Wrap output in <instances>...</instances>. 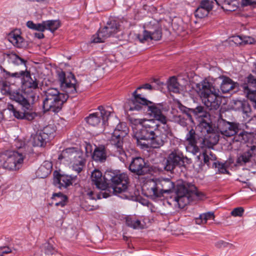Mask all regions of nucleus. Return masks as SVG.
I'll return each instance as SVG.
<instances>
[{
	"mask_svg": "<svg viewBox=\"0 0 256 256\" xmlns=\"http://www.w3.org/2000/svg\"><path fill=\"white\" fill-rule=\"evenodd\" d=\"M86 194L88 196V198L91 200L94 199H100L102 197L104 198H106L108 196H106L105 193L103 192H101L100 194H96L92 190L88 192Z\"/></svg>",
	"mask_w": 256,
	"mask_h": 256,
	"instance_id": "obj_42",
	"label": "nucleus"
},
{
	"mask_svg": "<svg viewBox=\"0 0 256 256\" xmlns=\"http://www.w3.org/2000/svg\"><path fill=\"white\" fill-rule=\"evenodd\" d=\"M54 129L51 128V126H47L44 128L42 130L39 131L40 133H42V135L46 134V139L48 138V136L50 135L54 132Z\"/></svg>",
	"mask_w": 256,
	"mask_h": 256,
	"instance_id": "obj_46",
	"label": "nucleus"
},
{
	"mask_svg": "<svg viewBox=\"0 0 256 256\" xmlns=\"http://www.w3.org/2000/svg\"><path fill=\"white\" fill-rule=\"evenodd\" d=\"M172 202L175 207L183 208L188 202V198L185 192L182 194L178 192L177 196L172 200Z\"/></svg>",
	"mask_w": 256,
	"mask_h": 256,
	"instance_id": "obj_26",
	"label": "nucleus"
},
{
	"mask_svg": "<svg viewBox=\"0 0 256 256\" xmlns=\"http://www.w3.org/2000/svg\"><path fill=\"white\" fill-rule=\"evenodd\" d=\"M214 2L210 0H203L200 2V6L204 7V9L210 12L213 8Z\"/></svg>",
	"mask_w": 256,
	"mask_h": 256,
	"instance_id": "obj_44",
	"label": "nucleus"
},
{
	"mask_svg": "<svg viewBox=\"0 0 256 256\" xmlns=\"http://www.w3.org/2000/svg\"><path fill=\"white\" fill-rule=\"evenodd\" d=\"M194 90L204 104L210 110H217L220 104L219 90L206 80L196 84Z\"/></svg>",
	"mask_w": 256,
	"mask_h": 256,
	"instance_id": "obj_6",
	"label": "nucleus"
},
{
	"mask_svg": "<svg viewBox=\"0 0 256 256\" xmlns=\"http://www.w3.org/2000/svg\"><path fill=\"white\" fill-rule=\"evenodd\" d=\"M106 157L104 148L103 146L95 148L92 155L94 160L102 162L106 160Z\"/></svg>",
	"mask_w": 256,
	"mask_h": 256,
	"instance_id": "obj_31",
	"label": "nucleus"
},
{
	"mask_svg": "<svg viewBox=\"0 0 256 256\" xmlns=\"http://www.w3.org/2000/svg\"><path fill=\"white\" fill-rule=\"evenodd\" d=\"M242 41L243 44H253L256 42L254 38L249 36H244Z\"/></svg>",
	"mask_w": 256,
	"mask_h": 256,
	"instance_id": "obj_47",
	"label": "nucleus"
},
{
	"mask_svg": "<svg viewBox=\"0 0 256 256\" xmlns=\"http://www.w3.org/2000/svg\"><path fill=\"white\" fill-rule=\"evenodd\" d=\"M144 28L145 30L142 37L141 36L138 37L141 42H144L149 40H158L161 38L162 34L156 22H150L149 24L144 25Z\"/></svg>",
	"mask_w": 256,
	"mask_h": 256,
	"instance_id": "obj_13",
	"label": "nucleus"
},
{
	"mask_svg": "<svg viewBox=\"0 0 256 256\" xmlns=\"http://www.w3.org/2000/svg\"><path fill=\"white\" fill-rule=\"evenodd\" d=\"M219 129L222 135L226 136H230L237 132L238 125L236 124L222 120V122L220 123Z\"/></svg>",
	"mask_w": 256,
	"mask_h": 256,
	"instance_id": "obj_17",
	"label": "nucleus"
},
{
	"mask_svg": "<svg viewBox=\"0 0 256 256\" xmlns=\"http://www.w3.org/2000/svg\"><path fill=\"white\" fill-rule=\"evenodd\" d=\"M96 208V206H92L91 208H88V210H94V209Z\"/></svg>",
	"mask_w": 256,
	"mask_h": 256,
	"instance_id": "obj_59",
	"label": "nucleus"
},
{
	"mask_svg": "<svg viewBox=\"0 0 256 256\" xmlns=\"http://www.w3.org/2000/svg\"><path fill=\"white\" fill-rule=\"evenodd\" d=\"M142 88H144V89H148V90H151L152 89V86L148 84H144L142 86H140L137 88V89L135 90L137 92V91ZM136 94H137V92L136 93Z\"/></svg>",
	"mask_w": 256,
	"mask_h": 256,
	"instance_id": "obj_55",
	"label": "nucleus"
},
{
	"mask_svg": "<svg viewBox=\"0 0 256 256\" xmlns=\"http://www.w3.org/2000/svg\"><path fill=\"white\" fill-rule=\"evenodd\" d=\"M214 214L213 212H207L200 214L198 218H196V224H204L210 221L214 220Z\"/></svg>",
	"mask_w": 256,
	"mask_h": 256,
	"instance_id": "obj_29",
	"label": "nucleus"
},
{
	"mask_svg": "<svg viewBox=\"0 0 256 256\" xmlns=\"http://www.w3.org/2000/svg\"><path fill=\"white\" fill-rule=\"evenodd\" d=\"M52 168L50 162L46 160L39 167L36 171L38 176L40 178H44L50 174Z\"/></svg>",
	"mask_w": 256,
	"mask_h": 256,
	"instance_id": "obj_22",
	"label": "nucleus"
},
{
	"mask_svg": "<svg viewBox=\"0 0 256 256\" xmlns=\"http://www.w3.org/2000/svg\"><path fill=\"white\" fill-rule=\"evenodd\" d=\"M99 111L91 114L86 118V122L90 125L96 126L100 123L102 120V124L108 120L110 112L104 108L102 106L98 107Z\"/></svg>",
	"mask_w": 256,
	"mask_h": 256,
	"instance_id": "obj_14",
	"label": "nucleus"
},
{
	"mask_svg": "<svg viewBox=\"0 0 256 256\" xmlns=\"http://www.w3.org/2000/svg\"><path fill=\"white\" fill-rule=\"evenodd\" d=\"M58 159L78 173L82 170L86 162L82 152L75 148H69L62 150Z\"/></svg>",
	"mask_w": 256,
	"mask_h": 256,
	"instance_id": "obj_8",
	"label": "nucleus"
},
{
	"mask_svg": "<svg viewBox=\"0 0 256 256\" xmlns=\"http://www.w3.org/2000/svg\"><path fill=\"white\" fill-rule=\"evenodd\" d=\"M91 179L96 188L105 190L108 187V182L112 183L111 189L113 193L122 198H128L130 196L128 188V176L126 174L120 172H108L104 177L100 171L95 169L91 174Z\"/></svg>",
	"mask_w": 256,
	"mask_h": 256,
	"instance_id": "obj_3",
	"label": "nucleus"
},
{
	"mask_svg": "<svg viewBox=\"0 0 256 256\" xmlns=\"http://www.w3.org/2000/svg\"><path fill=\"white\" fill-rule=\"evenodd\" d=\"M10 98L19 104L22 111L16 109L13 104H8V108L11 111L15 118L18 119L32 120L36 114L32 110L31 106L24 95L18 92H12L10 94Z\"/></svg>",
	"mask_w": 256,
	"mask_h": 256,
	"instance_id": "obj_9",
	"label": "nucleus"
},
{
	"mask_svg": "<svg viewBox=\"0 0 256 256\" xmlns=\"http://www.w3.org/2000/svg\"><path fill=\"white\" fill-rule=\"evenodd\" d=\"M133 132L134 138L137 145L142 149L150 148H156L162 146L166 141L170 129L165 122H160L161 124L154 120L130 118Z\"/></svg>",
	"mask_w": 256,
	"mask_h": 256,
	"instance_id": "obj_1",
	"label": "nucleus"
},
{
	"mask_svg": "<svg viewBox=\"0 0 256 256\" xmlns=\"http://www.w3.org/2000/svg\"><path fill=\"white\" fill-rule=\"evenodd\" d=\"M53 199L56 201V206H64L66 205L67 197L62 193H57L53 194Z\"/></svg>",
	"mask_w": 256,
	"mask_h": 256,
	"instance_id": "obj_34",
	"label": "nucleus"
},
{
	"mask_svg": "<svg viewBox=\"0 0 256 256\" xmlns=\"http://www.w3.org/2000/svg\"><path fill=\"white\" fill-rule=\"evenodd\" d=\"M58 76L61 89L66 94L60 92L56 88H48L45 91V98L43 100V109L45 112H59L67 100L68 94L76 92V80L72 74L69 73L66 76L64 72L60 71L58 72Z\"/></svg>",
	"mask_w": 256,
	"mask_h": 256,
	"instance_id": "obj_2",
	"label": "nucleus"
},
{
	"mask_svg": "<svg viewBox=\"0 0 256 256\" xmlns=\"http://www.w3.org/2000/svg\"><path fill=\"white\" fill-rule=\"evenodd\" d=\"M195 194L198 198H202L201 196L203 195L202 193L198 192H195Z\"/></svg>",
	"mask_w": 256,
	"mask_h": 256,
	"instance_id": "obj_58",
	"label": "nucleus"
},
{
	"mask_svg": "<svg viewBox=\"0 0 256 256\" xmlns=\"http://www.w3.org/2000/svg\"><path fill=\"white\" fill-rule=\"evenodd\" d=\"M12 250L9 247L4 246L0 248V255L2 256L4 254H8L12 252Z\"/></svg>",
	"mask_w": 256,
	"mask_h": 256,
	"instance_id": "obj_50",
	"label": "nucleus"
},
{
	"mask_svg": "<svg viewBox=\"0 0 256 256\" xmlns=\"http://www.w3.org/2000/svg\"><path fill=\"white\" fill-rule=\"evenodd\" d=\"M242 110L243 112L245 114L246 116H250L249 114L250 112L251 108L248 104L246 102L242 104Z\"/></svg>",
	"mask_w": 256,
	"mask_h": 256,
	"instance_id": "obj_48",
	"label": "nucleus"
},
{
	"mask_svg": "<svg viewBox=\"0 0 256 256\" xmlns=\"http://www.w3.org/2000/svg\"><path fill=\"white\" fill-rule=\"evenodd\" d=\"M24 156L18 152H6L0 156V166L10 170L18 169L24 161Z\"/></svg>",
	"mask_w": 256,
	"mask_h": 256,
	"instance_id": "obj_11",
	"label": "nucleus"
},
{
	"mask_svg": "<svg viewBox=\"0 0 256 256\" xmlns=\"http://www.w3.org/2000/svg\"><path fill=\"white\" fill-rule=\"evenodd\" d=\"M15 146L18 148H21L25 146V142L22 140L16 139L15 140Z\"/></svg>",
	"mask_w": 256,
	"mask_h": 256,
	"instance_id": "obj_51",
	"label": "nucleus"
},
{
	"mask_svg": "<svg viewBox=\"0 0 256 256\" xmlns=\"http://www.w3.org/2000/svg\"><path fill=\"white\" fill-rule=\"evenodd\" d=\"M4 71H6V70H4L2 69L1 68H0V76H6V78H6V76H3L2 75Z\"/></svg>",
	"mask_w": 256,
	"mask_h": 256,
	"instance_id": "obj_57",
	"label": "nucleus"
},
{
	"mask_svg": "<svg viewBox=\"0 0 256 256\" xmlns=\"http://www.w3.org/2000/svg\"><path fill=\"white\" fill-rule=\"evenodd\" d=\"M242 38H243V36H234L232 37V41L235 44H236L237 45L243 44Z\"/></svg>",
	"mask_w": 256,
	"mask_h": 256,
	"instance_id": "obj_49",
	"label": "nucleus"
},
{
	"mask_svg": "<svg viewBox=\"0 0 256 256\" xmlns=\"http://www.w3.org/2000/svg\"><path fill=\"white\" fill-rule=\"evenodd\" d=\"M3 76H6L9 78L11 77L20 78L22 79V89L24 94H29L38 86V83L36 78H32L30 74L27 70H22L19 72L10 73L7 71H4Z\"/></svg>",
	"mask_w": 256,
	"mask_h": 256,
	"instance_id": "obj_10",
	"label": "nucleus"
},
{
	"mask_svg": "<svg viewBox=\"0 0 256 256\" xmlns=\"http://www.w3.org/2000/svg\"><path fill=\"white\" fill-rule=\"evenodd\" d=\"M4 78V80H0V88L1 90V92L2 94H10L12 92V86L14 85H12L10 84V81L12 80L14 78L11 77L9 78H6V76H3Z\"/></svg>",
	"mask_w": 256,
	"mask_h": 256,
	"instance_id": "obj_28",
	"label": "nucleus"
},
{
	"mask_svg": "<svg viewBox=\"0 0 256 256\" xmlns=\"http://www.w3.org/2000/svg\"><path fill=\"white\" fill-rule=\"evenodd\" d=\"M186 141L188 142L186 146L188 152L196 154L199 151V148L196 146L195 132L193 129L190 130L187 134L186 137Z\"/></svg>",
	"mask_w": 256,
	"mask_h": 256,
	"instance_id": "obj_16",
	"label": "nucleus"
},
{
	"mask_svg": "<svg viewBox=\"0 0 256 256\" xmlns=\"http://www.w3.org/2000/svg\"><path fill=\"white\" fill-rule=\"evenodd\" d=\"M209 12L208 10H206L204 8V7L200 6V5L196 10L194 12V15L196 17L200 18H202L207 16Z\"/></svg>",
	"mask_w": 256,
	"mask_h": 256,
	"instance_id": "obj_41",
	"label": "nucleus"
},
{
	"mask_svg": "<svg viewBox=\"0 0 256 256\" xmlns=\"http://www.w3.org/2000/svg\"><path fill=\"white\" fill-rule=\"evenodd\" d=\"M222 80L220 90L223 93H226L238 86L237 83L234 82L230 78L226 76L220 77Z\"/></svg>",
	"mask_w": 256,
	"mask_h": 256,
	"instance_id": "obj_23",
	"label": "nucleus"
},
{
	"mask_svg": "<svg viewBox=\"0 0 256 256\" xmlns=\"http://www.w3.org/2000/svg\"><path fill=\"white\" fill-rule=\"evenodd\" d=\"M252 134L246 132H242L234 138V140L241 143H246L252 140Z\"/></svg>",
	"mask_w": 256,
	"mask_h": 256,
	"instance_id": "obj_33",
	"label": "nucleus"
},
{
	"mask_svg": "<svg viewBox=\"0 0 256 256\" xmlns=\"http://www.w3.org/2000/svg\"><path fill=\"white\" fill-rule=\"evenodd\" d=\"M86 152L88 154L91 153L93 150L92 146L90 144L86 143L84 145Z\"/></svg>",
	"mask_w": 256,
	"mask_h": 256,
	"instance_id": "obj_53",
	"label": "nucleus"
},
{
	"mask_svg": "<svg viewBox=\"0 0 256 256\" xmlns=\"http://www.w3.org/2000/svg\"><path fill=\"white\" fill-rule=\"evenodd\" d=\"M186 116L190 120L194 116L199 122L198 128L200 130L202 141L204 145L210 147L215 145L218 141V136L214 132L210 125L209 114L204 110L202 106H198L195 108L188 109Z\"/></svg>",
	"mask_w": 256,
	"mask_h": 256,
	"instance_id": "obj_4",
	"label": "nucleus"
},
{
	"mask_svg": "<svg viewBox=\"0 0 256 256\" xmlns=\"http://www.w3.org/2000/svg\"><path fill=\"white\" fill-rule=\"evenodd\" d=\"M243 88L246 91L248 98L255 103L254 106L256 108V90H250L248 88V86L245 84L243 86Z\"/></svg>",
	"mask_w": 256,
	"mask_h": 256,
	"instance_id": "obj_40",
	"label": "nucleus"
},
{
	"mask_svg": "<svg viewBox=\"0 0 256 256\" xmlns=\"http://www.w3.org/2000/svg\"><path fill=\"white\" fill-rule=\"evenodd\" d=\"M8 38V41L16 47L20 48L26 46V42L21 36L18 30H15L10 33Z\"/></svg>",
	"mask_w": 256,
	"mask_h": 256,
	"instance_id": "obj_19",
	"label": "nucleus"
},
{
	"mask_svg": "<svg viewBox=\"0 0 256 256\" xmlns=\"http://www.w3.org/2000/svg\"><path fill=\"white\" fill-rule=\"evenodd\" d=\"M168 88L169 91L174 93H180L184 90L183 86L179 84L177 79L174 76L170 78Z\"/></svg>",
	"mask_w": 256,
	"mask_h": 256,
	"instance_id": "obj_25",
	"label": "nucleus"
},
{
	"mask_svg": "<svg viewBox=\"0 0 256 256\" xmlns=\"http://www.w3.org/2000/svg\"><path fill=\"white\" fill-rule=\"evenodd\" d=\"M244 210L242 207L235 208L231 212V215L234 216H242Z\"/></svg>",
	"mask_w": 256,
	"mask_h": 256,
	"instance_id": "obj_45",
	"label": "nucleus"
},
{
	"mask_svg": "<svg viewBox=\"0 0 256 256\" xmlns=\"http://www.w3.org/2000/svg\"><path fill=\"white\" fill-rule=\"evenodd\" d=\"M126 224L134 229H142L146 226L144 221L137 219L134 216H129L126 218Z\"/></svg>",
	"mask_w": 256,
	"mask_h": 256,
	"instance_id": "obj_24",
	"label": "nucleus"
},
{
	"mask_svg": "<svg viewBox=\"0 0 256 256\" xmlns=\"http://www.w3.org/2000/svg\"><path fill=\"white\" fill-rule=\"evenodd\" d=\"M76 178V176L59 174L54 176V182L56 186L60 188L62 187L66 188L72 184L75 181Z\"/></svg>",
	"mask_w": 256,
	"mask_h": 256,
	"instance_id": "obj_15",
	"label": "nucleus"
},
{
	"mask_svg": "<svg viewBox=\"0 0 256 256\" xmlns=\"http://www.w3.org/2000/svg\"><path fill=\"white\" fill-rule=\"evenodd\" d=\"M8 61L16 65L24 64L25 66L26 64V61L15 54H12L9 55Z\"/></svg>",
	"mask_w": 256,
	"mask_h": 256,
	"instance_id": "obj_39",
	"label": "nucleus"
},
{
	"mask_svg": "<svg viewBox=\"0 0 256 256\" xmlns=\"http://www.w3.org/2000/svg\"><path fill=\"white\" fill-rule=\"evenodd\" d=\"M174 188V184L170 179L159 178L148 180L142 190L146 196L156 199L172 192Z\"/></svg>",
	"mask_w": 256,
	"mask_h": 256,
	"instance_id": "obj_7",
	"label": "nucleus"
},
{
	"mask_svg": "<svg viewBox=\"0 0 256 256\" xmlns=\"http://www.w3.org/2000/svg\"><path fill=\"white\" fill-rule=\"evenodd\" d=\"M46 135H42L39 131L32 138V142L34 146H44L46 144Z\"/></svg>",
	"mask_w": 256,
	"mask_h": 256,
	"instance_id": "obj_27",
	"label": "nucleus"
},
{
	"mask_svg": "<svg viewBox=\"0 0 256 256\" xmlns=\"http://www.w3.org/2000/svg\"><path fill=\"white\" fill-rule=\"evenodd\" d=\"M215 2L218 6H221L223 8H226L230 10H233L228 9V6L231 4L234 5L235 4H233V2H235L236 0H214ZM243 4H256V0H243Z\"/></svg>",
	"mask_w": 256,
	"mask_h": 256,
	"instance_id": "obj_30",
	"label": "nucleus"
},
{
	"mask_svg": "<svg viewBox=\"0 0 256 256\" xmlns=\"http://www.w3.org/2000/svg\"><path fill=\"white\" fill-rule=\"evenodd\" d=\"M111 27L106 26L104 28L99 30L98 32L94 35L91 38V42L94 43L103 42L107 38L110 36L108 28Z\"/></svg>",
	"mask_w": 256,
	"mask_h": 256,
	"instance_id": "obj_20",
	"label": "nucleus"
},
{
	"mask_svg": "<svg viewBox=\"0 0 256 256\" xmlns=\"http://www.w3.org/2000/svg\"><path fill=\"white\" fill-rule=\"evenodd\" d=\"M136 92L133 94V98L128 100L124 104V108L126 110H139L142 106H148L149 114L155 118L156 121L165 122L166 116L162 114V106L160 104H152L151 102L146 100L141 94H136Z\"/></svg>",
	"mask_w": 256,
	"mask_h": 256,
	"instance_id": "obj_5",
	"label": "nucleus"
},
{
	"mask_svg": "<svg viewBox=\"0 0 256 256\" xmlns=\"http://www.w3.org/2000/svg\"><path fill=\"white\" fill-rule=\"evenodd\" d=\"M204 163L209 166L212 162H216V156L210 150L203 152Z\"/></svg>",
	"mask_w": 256,
	"mask_h": 256,
	"instance_id": "obj_38",
	"label": "nucleus"
},
{
	"mask_svg": "<svg viewBox=\"0 0 256 256\" xmlns=\"http://www.w3.org/2000/svg\"><path fill=\"white\" fill-rule=\"evenodd\" d=\"M145 162L141 158H136L133 159L130 166V170L138 174H142L144 172V168Z\"/></svg>",
	"mask_w": 256,
	"mask_h": 256,
	"instance_id": "obj_21",
	"label": "nucleus"
},
{
	"mask_svg": "<svg viewBox=\"0 0 256 256\" xmlns=\"http://www.w3.org/2000/svg\"><path fill=\"white\" fill-rule=\"evenodd\" d=\"M26 26L30 29L41 32L46 30L44 22H43L42 24H34L32 21H28L26 22Z\"/></svg>",
	"mask_w": 256,
	"mask_h": 256,
	"instance_id": "obj_37",
	"label": "nucleus"
},
{
	"mask_svg": "<svg viewBox=\"0 0 256 256\" xmlns=\"http://www.w3.org/2000/svg\"><path fill=\"white\" fill-rule=\"evenodd\" d=\"M128 134V128L124 123H120L117 125L112 134H110V137L109 140L112 145L114 146L118 151L121 154V148L123 143V138Z\"/></svg>",
	"mask_w": 256,
	"mask_h": 256,
	"instance_id": "obj_12",
	"label": "nucleus"
},
{
	"mask_svg": "<svg viewBox=\"0 0 256 256\" xmlns=\"http://www.w3.org/2000/svg\"><path fill=\"white\" fill-rule=\"evenodd\" d=\"M212 166L217 168L218 172L220 173L224 174L227 172L226 167L225 164L214 162H213Z\"/></svg>",
	"mask_w": 256,
	"mask_h": 256,
	"instance_id": "obj_43",
	"label": "nucleus"
},
{
	"mask_svg": "<svg viewBox=\"0 0 256 256\" xmlns=\"http://www.w3.org/2000/svg\"><path fill=\"white\" fill-rule=\"evenodd\" d=\"M35 36L38 38H42L44 36V34L42 33H36Z\"/></svg>",
	"mask_w": 256,
	"mask_h": 256,
	"instance_id": "obj_56",
	"label": "nucleus"
},
{
	"mask_svg": "<svg viewBox=\"0 0 256 256\" xmlns=\"http://www.w3.org/2000/svg\"><path fill=\"white\" fill-rule=\"evenodd\" d=\"M182 154L180 151L178 150L172 151L168 156L166 169L171 170L176 166L180 164L182 162Z\"/></svg>",
	"mask_w": 256,
	"mask_h": 256,
	"instance_id": "obj_18",
	"label": "nucleus"
},
{
	"mask_svg": "<svg viewBox=\"0 0 256 256\" xmlns=\"http://www.w3.org/2000/svg\"><path fill=\"white\" fill-rule=\"evenodd\" d=\"M256 146H250V148L245 152H244L241 156H240L238 158V162H244L246 163L248 162L252 156L254 154V152L256 150Z\"/></svg>",
	"mask_w": 256,
	"mask_h": 256,
	"instance_id": "obj_32",
	"label": "nucleus"
},
{
	"mask_svg": "<svg viewBox=\"0 0 256 256\" xmlns=\"http://www.w3.org/2000/svg\"><path fill=\"white\" fill-rule=\"evenodd\" d=\"M46 30H48L52 32H54L60 26V22L58 20H49L44 21Z\"/></svg>",
	"mask_w": 256,
	"mask_h": 256,
	"instance_id": "obj_36",
	"label": "nucleus"
},
{
	"mask_svg": "<svg viewBox=\"0 0 256 256\" xmlns=\"http://www.w3.org/2000/svg\"><path fill=\"white\" fill-rule=\"evenodd\" d=\"M56 250L53 248L52 246L48 244L47 246V248L46 250V253L48 254H52L55 252Z\"/></svg>",
	"mask_w": 256,
	"mask_h": 256,
	"instance_id": "obj_52",
	"label": "nucleus"
},
{
	"mask_svg": "<svg viewBox=\"0 0 256 256\" xmlns=\"http://www.w3.org/2000/svg\"><path fill=\"white\" fill-rule=\"evenodd\" d=\"M228 244L222 240H220L217 242L215 244V246L218 248H222V247H225L227 246Z\"/></svg>",
	"mask_w": 256,
	"mask_h": 256,
	"instance_id": "obj_54",
	"label": "nucleus"
},
{
	"mask_svg": "<svg viewBox=\"0 0 256 256\" xmlns=\"http://www.w3.org/2000/svg\"><path fill=\"white\" fill-rule=\"evenodd\" d=\"M106 26H109L111 27L110 28H108V32L110 36L114 35L122 30L121 26L119 24H118L114 20H112L108 22Z\"/></svg>",
	"mask_w": 256,
	"mask_h": 256,
	"instance_id": "obj_35",
	"label": "nucleus"
}]
</instances>
